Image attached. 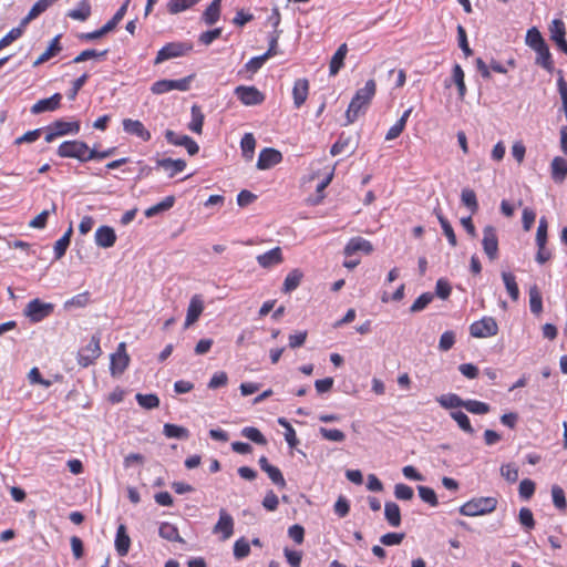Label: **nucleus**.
I'll use <instances>...</instances> for the list:
<instances>
[{
  "label": "nucleus",
  "instance_id": "58836bf2",
  "mask_svg": "<svg viewBox=\"0 0 567 567\" xmlns=\"http://www.w3.org/2000/svg\"><path fill=\"white\" fill-rule=\"evenodd\" d=\"M190 112H192V121L188 124V128L194 133L200 134L203 131L205 116H204L200 107L196 104H194L192 106Z\"/></svg>",
  "mask_w": 567,
  "mask_h": 567
},
{
  "label": "nucleus",
  "instance_id": "bb28decb",
  "mask_svg": "<svg viewBox=\"0 0 567 567\" xmlns=\"http://www.w3.org/2000/svg\"><path fill=\"white\" fill-rule=\"evenodd\" d=\"M384 517L390 526L399 527L401 525V511L396 503L386 502L384 504Z\"/></svg>",
  "mask_w": 567,
  "mask_h": 567
},
{
  "label": "nucleus",
  "instance_id": "f8f14e48",
  "mask_svg": "<svg viewBox=\"0 0 567 567\" xmlns=\"http://www.w3.org/2000/svg\"><path fill=\"white\" fill-rule=\"evenodd\" d=\"M219 518L213 528L214 534H221V540H226L234 534V519L225 508L219 509Z\"/></svg>",
  "mask_w": 567,
  "mask_h": 567
},
{
  "label": "nucleus",
  "instance_id": "f257e3e1",
  "mask_svg": "<svg viewBox=\"0 0 567 567\" xmlns=\"http://www.w3.org/2000/svg\"><path fill=\"white\" fill-rule=\"evenodd\" d=\"M375 91L374 80H368L364 86L355 92L346 112V125L352 124L361 113H365Z\"/></svg>",
  "mask_w": 567,
  "mask_h": 567
},
{
  "label": "nucleus",
  "instance_id": "37998d69",
  "mask_svg": "<svg viewBox=\"0 0 567 567\" xmlns=\"http://www.w3.org/2000/svg\"><path fill=\"white\" fill-rule=\"evenodd\" d=\"M450 416L457 423L460 429L467 434H473L474 429L470 422L468 416L462 411H452Z\"/></svg>",
  "mask_w": 567,
  "mask_h": 567
},
{
  "label": "nucleus",
  "instance_id": "bf43d9fd",
  "mask_svg": "<svg viewBox=\"0 0 567 567\" xmlns=\"http://www.w3.org/2000/svg\"><path fill=\"white\" fill-rule=\"evenodd\" d=\"M250 554V545L244 538H239L234 544V556L236 559H243Z\"/></svg>",
  "mask_w": 567,
  "mask_h": 567
},
{
  "label": "nucleus",
  "instance_id": "e2e57ef3",
  "mask_svg": "<svg viewBox=\"0 0 567 567\" xmlns=\"http://www.w3.org/2000/svg\"><path fill=\"white\" fill-rule=\"evenodd\" d=\"M265 473H267L268 477L271 480V482L275 485H277L280 488H285L286 487V480H285L281 471L278 467H276L274 465L268 466L266 468Z\"/></svg>",
  "mask_w": 567,
  "mask_h": 567
},
{
  "label": "nucleus",
  "instance_id": "39448f33",
  "mask_svg": "<svg viewBox=\"0 0 567 567\" xmlns=\"http://www.w3.org/2000/svg\"><path fill=\"white\" fill-rule=\"evenodd\" d=\"M193 50L190 42H169L158 50L154 64L158 65L166 60L179 58Z\"/></svg>",
  "mask_w": 567,
  "mask_h": 567
},
{
  "label": "nucleus",
  "instance_id": "a19ab883",
  "mask_svg": "<svg viewBox=\"0 0 567 567\" xmlns=\"http://www.w3.org/2000/svg\"><path fill=\"white\" fill-rule=\"evenodd\" d=\"M461 202L471 210L472 214H475L478 210V202L473 189L463 188L461 193Z\"/></svg>",
  "mask_w": 567,
  "mask_h": 567
},
{
  "label": "nucleus",
  "instance_id": "423d86ee",
  "mask_svg": "<svg viewBox=\"0 0 567 567\" xmlns=\"http://www.w3.org/2000/svg\"><path fill=\"white\" fill-rule=\"evenodd\" d=\"M101 336L95 333L92 336L90 342L78 352V363L86 368L94 363V361L101 355L102 350L100 347Z\"/></svg>",
  "mask_w": 567,
  "mask_h": 567
},
{
  "label": "nucleus",
  "instance_id": "338daca9",
  "mask_svg": "<svg viewBox=\"0 0 567 567\" xmlns=\"http://www.w3.org/2000/svg\"><path fill=\"white\" fill-rule=\"evenodd\" d=\"M451 292H452V287H451L450 282L444 278H440L435 285V296L445 300L450 297Z\"/></svg>",
  "mask_w": 567,
  "mask_h": 567
},
{
  "label": "nucleus",
  "instance_id": "680f3d73",
  "mask_svg": "<svg viewBox=\"0 0 567 567\" xmlns=\"http://www.w3.org/2000/svg\"><path fill=\"white\" fill-rule=\"evenodd\" d=\"M351 142V136L341 133L338 141L331 146L330 154L337 156L344 152Z\"/></svg>",
  "mask_w": 567,
  "mask_h": 567
},
{
  "label": "nucleus",
  "instance_id": "1a4fd4ad",
  "mask_svg": "<svg viewBox=\"0 0 567 567\" xmlns=\"http://www.w3.org/2000/svg\"><path fill=\"white\" fill-rule=\"evenodd\" d=\"M482 245L489 260L493 261L498 257V238L494 226L487 225L484 227Z\"/></svg>",
  "mask_w": 567,
  "mask_h": 567
},
{
  "label": "nucleus",
  "instance_id": "cd10ccee",
  "mask_svg": "<svg viewBox=\"0 0 567 567\" xmlns=\"http://www.w3.org/2000/svg\"><path fill=\"white\" fill-rule=\"evenodd\" d=\"M163 434L167 439H176V440H188L190 436L188 429L177 425V424H172V423L164 424Z\"/></svg>",
  "mask_w": 567,
  "mask_h": 567
},
{
  "label": "nucleus",
  "instance_id": "c9c22d12",
  "mask_svg": "<svg viewBox=\"0 0 567 567\" xmlns=\"http://www.w3.org/2000/svg\"><path fill=\"white\" fill-rule=\"evenodd\" d=\"M302 277L303 275L299 269L291 270L285 278L282 291L288 293L297 289L301 282Z\"/></svg>",
  "mask_w": 567,
  "mask_h": 567
},
{
  "label": "nucleus",
  "instance_id": "69168bd1",
  "mask_svg": "<svg viewBox=\"0 0 567 567\" xmlns=\"http://www.w3.org/2000/svg\"><path fill=\"white\" fill-rule=\"evenodd\" d=\"M394 496L400 501H410L414 496L412 487L403 483H399L394 486Z\"/></svg>",
  "mask_w": 567,
  "mask_h": 567
},
{
  "label": "nucleus",
  "instance_id": "72a5a7b5",
  "mask_svg": "<svg viewBox=\"0 0 567 567\" xmlns=\"http://www.w3.org/2000/svg\"><path fill=\"white\" fill-rule=\"evenodd\" d=\"M72 233H73V229H72V226H70L68 228V230L64 233V235L55 241L54 258L56 260L61 259L65 255V252L70 246V243H71Z\"/></svg>",
  "mask_w": 567,
  "mask_h": 567
},
{
  "label": "nucleus",
  "instance_id": "4d7b16f0",
  "mask_svg": "<svg viewBox=\"0 0 567 567\" xmlns=\"http://www.w3.org/2000/svg\"><path fill=\"white\" fill-rule=\"evenodd\" d=\"M107 50L96 51L94 49H87L82 51L79 55L73 59V63H81L93 58L105 59Z\"/></svg>",
  "mask_w": 567,
  "mask_h": 567
},
{
  "label": "nucleus",
  "instance_id": "3c124183",
  "mask_svg": "<svg viewBox=\"0 0 567 567\" xmlns=\"http://www.w3.org/2000/svg\"><path fill=\"white\" fill-rule=\"evenodd\" d=\"M25 25H22V23L20 22V24L17 27V28H13L11 29L1 40H0V50H2L3 48L8 47L9 44H11L13 41H16L17 39H19L24 30H25Z\"/></svg>",
  "mask_w": 567,
  "mask_h": 567
},
{
  "label": "nucleus",
  "instance_id": "6e6d98bb",
  "mask_svg": "<svg viewBox=\"0 0 567 567\" xmlns=\"http://www.w3.org/2000/svg\"><path fill=\"white\" fill-rule=\"evenodd\" d=\"M56 205L53 203L51 209L41 212L38 216L30 220L29 226L32 228H44L50 213H55Z\"/></svg>",
  "mask_w": 567,
  "mask_h": 567
},
{
  "label": "nucleus",
  "instance_id": "a878e982",
  "mask_svg": "<svg viewBox=\"0 0 567 567\" xmlns=\"http://www.w3.org/2000/svg\"><path fill=\"white\" fill-rule=\"evenodd\" d=\"M51 128L58 134V136H63L66 134H78L80 131L79 122H65L63 120H56L50 124Z\"/></svg>",
  "mask_w": 567,
  "mask_h": 567
},
{
  "label": "nucleus",
  "instance_id": "f704fd0d",
  "mask_svg": "<svg viewBox=\"0 0 567 567\" xmlns=\"http://www.w3.org/2000/svg\"><path fill=\"white\" fill-rule=\"evenodd\" d=\"M464 71L460 64H454L452 70V81L457 87L458 96L461 100L466 95V85L464 81Z\"/></svg>",
  "mask_w": 567,
  "mask_h": 567
},
{
  "label": "nucleus",
  "instance_id": "864d4df0",
  "mask_svg": "<svg viewBox=\"0 0 567 567\" xmlns=\"http://www.w3.org/2000/svg\"><path fill=\"white\" fill-rule=\"evenodd\" d=\"M417 492L419 496L423 502L427 503L433 507L439 505L437 496L433 488L420 485L417 486Z\"/></svg>",
  "mask_w": 567,
  "mask_h": 567
},
{
  "label": "nucleus",
  "instance_id": "5fc2aeb1",
  "mask_svg": "<svg viewBox=\"0 0 567 567\" xmlns=\"http://www.w3.org/2000/svg\"><path fill=\"white\" fill-rule=\"evenodd\" d=\"M551 497H553V503L557 509H559V511L566 509L567 502H566V497H565V492L560 486L554 485L551 487Z\"/></svg>",
  "mask_w": 567,
  "mask_h": 567
},
{
  "label": "nucleus",
  "instance_id": "e433bc0d",
  "mask_svg": "<svg viewBox=\"0 0 567 567\" xmlns=\"http://www.w3.org/2000/svg\"><path fill=\"white\" fill-rule=\"evenodd\" d=\"M534 51L537 53L536 64H539L547 71H551L553 70V60H551V54L549 52L548 45L545 43V44L540 45L539 48H536Z\"/></svg>",
  "mask_w": 567,
  "mask_h": 567
},
{
  "label": "nucleus",
  "instance_id": "4be33fe9",
  "mask_svg": "<svg viewBox=\"0 0 567 567\" xmlns=\"http://www.w3.org/2000/svg\"><path fill=\"white\" fill-rule=\"evenodd\" d=\"M550 174L555 183H563L567 176V161L560 156L554 157L550 163Z\"/></svg>",
  "mask_w": 567,
  "mask_h": 567
},
{
  "label": "nucleus",
  "instance_id": "dca6fc26",
  "mask_svg": "<svg viewBox=\"0 0 567 567\" xmlns=\"http://www.w3.org/2000/svg\"><path fill=\"white\" fill-rule=\"evenodd\" d=\"M94 240L96 246L100 248H111L116 241L115 230L111 226H100L95 230Z\"/></svg>",
  "mask_w": 567,
  "mask_h": 567
},
{
  "label": "nucleus",
  "instance_id": "412c9836",
  "mask_svg": "<svg viewBox=\"0 0 567 567\" xmlns=\"http://www.w3.org/2000/svg\"><path fill=\"white\" fill-rule=\"evenodd\" d=\"M309 93V82L307 79H298L292 87L293 105L299 109L307 100Z\"/></svg>",
  "mask_w": 567,
  "mask_h": 567
},
{
  "label": "nucleus",
  "instance_id": "79ce46f5",
  "mask_svg": "<svg viewBox=\"0 0 567 567\" xmlns=\"http://www.w3.org/2000/svg\"><path fill=\"white\" fill-rule=\"evenodd\" d=\"M240 147L243 156L246 159H251L254 156L255 147H256V140L251 133H246L241 141H240Z\"/></svg>",
  "mask_w": 567,
  "mask_h": 567
},
{
  "label": "nucleus",
  "instance_id": "20e7f679",
  "mask_svg": "<svg viewBox=\"0 0 567 567\" xmlns=\"http://www.w3.org/2000/svg\"><path fill=\"white\" fill-rule=\"evenodd\" d=\"M90 147L85 142L73 140L60 144L58 155L60 157L76 158L80 162H87Z\"/></svg>",
  "mask_w": 567,
  "mask_h": 567
},
{
  "label": "nucleus",
  "instance_id": "c756f323",
  "mask_svg": "<svg viewBox=\"0 0 567 567\" xmlns=\"http://www.w3.org/2000/svg\"><path fill=\"white\" fill-rule=\"evenodd\" d=\"M59 39L60 35H56L52 39L47 50L33 62V66H38L49 61L52 56L56 55L62 50Z\"/></svg>",
  "mask_w": 567,
  "mask_h": 567
},
{
  "label": "nucleus",
  "instance_id": "f3484780",
  "mask_svg": "<svg viewBox=\"0 0 567 567\" xmlns=\"http://www.w3.org/2000/svg\"><path fill=\"white\" fill-rule=\"evenodd\" d=\"M123 131L130 135H135L140 137L144 142H148L151 140L150 131L144 126V124L138 120L124 118L123 122Z\"/></svg>",
  "mask_w": 567,
  "mask_h": 567
},
{
  "label": "nucleus",
  "instance_id": "6ab92c4d",
  "mask_svg": "<svg viewBox=\"0 0 567 567\" xmlns=\"http://www.w3.org/2000/svg\"><path fill=\"white\" fill-rule=\"evenodd\" d=\"M186 167V162L182 158L173 159L171 157L157 158L156 168H163L167 172L168 177H174L176 174L183 172Z\"/></svg>",
  "mask_w": 567,
  "mask_h": 567
},
{
  "label": "nucleus",
  "instance_id": "393cba45",
  "mask_svg": "<svg viewBox=\"0 0 567 567\" xmlns=\"http://www.w3.org/2000/svg\"><path fill=\"white\" fill-rule=\"evenodd\" d=\"M221 1L223 0H213L203 12L202 19L207 25H214L219 20Z\"/></svg>",
  "mask_w": 567,
  "mask_h": 567
},
{
  "label": "nucleus",
  "instance_id": "ea45409f",
  "mask_svg": "<svg viewBox=\"0 0 567 567\" xmlns=\"http://www.w3.org/2000/svg\"><path fill=\"white\" fill-rule=\"evenodd\" d=\"M199 1L200 0H169L167 3V11L171 14H177L193 8Z\"/></svg>",
  "mask_w": 567,
  "mask_h": 567
},
{
  "label": "nucleus",
  "instance_id": "a18cd8bd",
  "mask_svg": "<svg viewBox=\"0 0 567 567\" xmlns=\"http://www.w3.org/2000/svg\"><path fill=\"white\" fill-rule=\"evenodd\" d=\"M464 409L473 414H486L491 411L489 404L477 400H465Z\"/></svg>",
  "mask_w": 567,
  "mask_h": 567
},
{
  "label": "nucleus",
  "instance_id": "473e14b6",
  "mask_svg": "<svg viewBox=\"0 0 567 567\" xmlns=\"http://www.w3.org/2000/svg\"><path fill=\"white\" fill-rule=\"evenodd\" d=\"M158 534L163 539L168 542L184 543V539L179 535L178 528L171 523H162L158 529Z\"/></svg>",
  "mask_w": 567,
  "mask_h": 567
},
{
  "label": "nucleus",
  "instance_id": "4c0bfd02",
  "mask_svg": "<svg viewBox=\"0 0 567 567\" xmlns=\"http://www.w3.org/2000/svg\"><path fill=\"white\" fill-rule=\"evenodd\" d=\"M502 279L512 300L517 301L519 298V289L515 276L512 272L503 271Z\"/></svg>",
  "mask_w": 567,
  "mask_h": 567
},
{
  "label": "nucleus",
  "instance_id": "49530a36",
  "mask_svg": "<svg viewBox=\"0 0 567 567\" xmlns=\"http://www.w3.org/2000/svg\"><path fill=\"white\" fill-rule=\"evenodd\" d=\"M529 307L534 315H539L543 310V299L537 286L529 288Z\"/></svg>",
  "mask_w": 567,
  "mask_h": 567
},
{
  "label": "nucleus",
  "instance_id": "aec40b11",
  "mask_svg": "<svg viewBox=\"0 0 567 567\" xmlns=\"http://www.w3.org/2000/svg\"><path fill=\"white\" fill-rule=\"evenodd\" d=\"M204 310V302L199 295H195L192 297L190 302L187 308V315L185 320V328H188L193 323H195L199 316Z\"/></svg>",
  "mask_w": 567,
  "mask_h": 567
},
{
  "label": "nucleus",
  "instance_id": "13d9d810",
  "mask_svg": "<svg viewBox=\"0 0 567 567\" xmlns=\"http://www.w3.org/2000/svg\"><path fill=\"white\" fill-rule=\"evenodd\" d=\"M319 433L327 441L343 442L346 440V434L338 429L320 427Z\"/></svg>",
  "mask_w": 567,
  "mask_h": 567
},
{
  "label": "nucleus",
  "instance_id": "a211bd4d",
  "mask_svg": "<svg viewBox=\"0 0 567 567\" xmlns=\"http://www.w3.org/2000/svg\"><path fill=\"white\" fill-rule=\"evenodd\" d=\"M260 267L269 269L274 266L280 265L284 261L282 251L280 247H275L265 254L256 257Z\"/></svg>",
  "mask_w": 567,
  "mask_h": 567
},
{
  "label": "nucleus",
  "instance_id": "052dcab7",
  "mask_svg": "<svg viewBox=\"0 0 567 567\" xmlns=\"http://www.w3.org/2000/svg\"><path fill=\"white\" fill-rule=\"evenodd\" d=\"M526 43L528 47H530L533 50H535L536 48H539L540 45L545 44L546 42L543 39L540 32L536 28H532L527 31Z\"/></svg>",
  "mask_w": 567,
  "mask_h": 567
},
{
  "label": "nucleus",
  "instance_id": "9b49d317",
  "mask_svg": "<svg viewBox=\"0 0 567 567\" xmlns=\"http://www.w3.org/2000/svg\"><path fill=\"white\" fill-rule=\"evenodd\" d=\"M130 357L126 353V344L121 342L114 353L111 354L110 371L113 377L121 375L128 367Z\"/></svg>",
  "mask_w": 567,
  "mask_h": 567
},
{
  "label": "nucleus",
  "instance_id": "b1692460",
  "mask_svg": "<svg viewBox=\"0 0 567 567\" xmlns=\"http://www.w3.org/2000/svg\"><path fill=\"white\" fill-rule=\"evenodd\" d=\"M131 546V538L126 533V527L120 525L115 536V548L120 556H126Z\"/></svg>",
  "mask_w": 567,
  "mask_h": 567
},
{
  "label": "nucleus",
  "instance_id": "774afa93",
  "mask_svg": "<svg viewBox=\"0 0 567 567\" xmlns=\"http://www.w3.org/2000/svg\"><path fill=\"white\" fill-rule=\"evenodd\" d=\"M535 488V483L529 478H525L519 483V496L524 499H529L534 495Z\"/></svg>",
  "mask_w": 567,
  "mask_h": 567
},
{
  "label": "nucleus",
  "instance_id": "2f4dec72",
  "mask_svg": "<svg viewBox=\"0 0 567 567\" xmlns=\"http://www.w3.org/2000/svg\"><path fill=\"white\" fill-rule=\"evenodd\" d=\"M436 401L444 409L464 408L465 402V400L455 393L442 394L436 398Z\"/></svg>",
  "mask_w": 567,
  "mask_h": 567
},
{
  "label": "nucleus",
  "instance_id": "8fccbe9b",
  "mask_svg": "<svg viewBox=\"0 0 567 567\" xmlns=\"http://www.w3.org/2000/svg\"><path fill=\"white\" fill-rule=\"evenodd\" d=\"M241 435L258 445L267 444V439L257 427L246 426L241 430Z\"/></svg>",
  "mask_w": 567,
  "mask_h": 567
},
{
  "label": "nucleus",
  "instance_id": "2eb2a0df",
  "mask_svg": "<svg viewBox=\"0 0 567 567\" xmlns=\"http://www.w3.org/2000/svg\"><path fill=\"white\" fill-rule=\"evenodd\" d=\"M359 251L370 255L373 251V246L369 240L362 237H353L348 241L343 249L346 257H351Z\"/></svg>",
  "mask_w": 567,
  "mask_h": 567
},
{
  "label": "nucleus",
  "instance_id": "5701e85b",
  "mask_svg": "<svg viewBox=\"0 0 567 567\" xmlns=\"http://www.w3.org/2000/svg\"><path fill=\"white\" fill-rule=\"evenodd\" d=\"M347 53H348V47L346 43H342L337 49V51L334 52V54L332 55V58L330 60L329 74L331 76H334L339 73V71L341 70V68L344 64V59L347 56Z\"/></svg>",
  "mask_w": 567,
  "mask_h": 567
},
{
  "label": "nucleus",
  "instance_id": "0eeeda50",
  "mask_svg": "<svg viewBox=\"0 0 567 567\" xmlns=\"http://www.w3.org/2000/svg\"><path fill=\"white\" fill-rule=\"evenodd\" d=\"M54 310V305L33 299L25 306L23 313L32 322H40L49 317Z\"/></svg>",
  "mask_w": 567,
  "mask_h": 567
},
{
  "label": "nucleus",
  "instance_id": "0e129e2a",
  "mask_svg": "<svg viewBox=\"0 0 567 567\" xmlns=\"http://www.w3.org/2000/svg\"><path fill=\"white\" fill-rule=\"evenodd\" d=\"M549 32H550V39L555 42L556 40H559L565 37V23L559 20L555 19L551 21V24L549 25Z\"/></svg>",
  "mask_w": 567,
  "mask_h": 567
},
{
  "label": "nucleus",
  "instance_id": "6e6552de",
  "mask_svg": "<svg viewBox=\"0 0 567 567\" xmlns=\"http://www.w3.org/2000/svg\"><path fill=\"white\" fill-rule=\"evenodd\" d=\"M498 324L493 317H483L470 326V334L474 338H489L496 336Z\"/></svg>",
  "mask_w": 567,
  "mask_h": 567
},
{
  "label": "nucleus",
  "instance_id": "de8ad7c7",
  "mask_svg": "<svg viewBox=\"0 0 567 567\" xmlns=\"http://www.w3.org/2000/svg\"><path fill=\"white\" fill-rule=\"evenodd\" d=\"M130 1L131 0H125L124 3L118 8V10L112 17V19L109 20L103 25L106 29L107 32L113 31L116 28V25L123 20L124 16L126 14Z\"/></svg>",
  "mask_w": 567,
  "mask_h": 567
},
{
  "label": "nucleus",
  "instance_id": "f03ea898",
  "mask_svg": "<svg viewBox=\"0 0 567 567\" xmlns=\"http://www.w3.org/2000/svg\"><path fill=\"white\" fill-rule=\"evenodd\" d=\"M497 499L495 497L472 498L460 507V513L464 516H478L492 513L496 509Z\"/></svg>",
  "mask_w": 567,
  "mask_h": 567
},
{
  "label": "nucleus",
  "instance_id": "c85d7f7f",
  "mask_svg": "<svg viewBox=\"0 0 567 567\" xmlns=\"http://www.w3.org/2000/svg\"><path fill=\"white\" fill-rule=\"evenodd\" d=\"M175 197L173 195L166 196L162 202L148 207L144 214L147 218H152L158 214H162L171 209L175 204Z\"/></svg>",
  "mask_w": 567,
  "mask_h": 567
},
{
  "label": "nucleus",
  "instance_id": "4468645a",
  "mask_svg": "<svg viewBox=\"0 0 567 567\" xmlns=\"http://www.w3.org/2000/svg\"><path fill=\"white\" fill-rule=\"evenodd\" d=\"M62 95L60 93H54L52 96L48 99L39 100L34 103L30 112L34 115L44 113V112H53L58 110L61 105Z\"/></svg>",
  "mask_w": 567,
  "mask_h": 567
},
{
  "label": "nucleus",
  "instance_id": "ddd939ff",
  "mask_svg": "<svg viewBox=\"0 0 567 567\" xmlns=\"http://www.w3.org/2000/svg\"><path fill=\"white\" fill-rule=\"evenodd\" d=\"M282 161V154L272 147L261 150L257 161V168L265 171L274 167Z\"/></svg>",
  "mask_w": 567,
  "mask_h": 567
},
{
  "label": "nucleus",
  "instance_id": "7ed1b4c3",
  "mask_svg": "<svg viewBox=\"0 0 567 567\" xmlns=\"http://www.w3.org/2000/svg\"><path fill=\"white\" fill-rule=\"evenodd\" d=\"M195 74H190L178 80H158L152 84L151 92L157 95L168 93L173 90L186 92L190 89V83L193 82Z\"/></svg>",
  "mask_w": 567,
  "mask_h": 567
},
{
  "label": "nucleus",
  "instance_id": "7c9ffc66",
  "mask_svg": "<svg viewBox=\"0 0 567 567\" xmlns=\"http://www.w3.org/2000/svg\"><path fill=\"white\" fill-rule=\"evenodd\" d=\"M91 16V4L89 0H81L76 8L68 12V17L78 20L85 21Z\"/></svg>",
  "mask_w": 567,
  "mask_h": 567
},
{
  "label": "nucleus",
  "instance_id": "c03bdc74",
  "mask_svg": "<svg viewBox=\"0 0 567 567\" xmlns=\"http://www.w3.org/2000/svg\"><path fill=\"white\" fill-rule=\"evenodd\" d=\"M135 399L140 406L152 410L159 406V399L156 394L150 393V394H142L137 393L135 395Z\"/></svg>",
  "mask_w": 567,
  "mask_h": 567
},
{
  "label": "nucleus",
  "instance_id": "09e8293b",
  "mask_svg": "<svg viewBox=\"0 0 567 567\" xmlns=\"http://www.w3.org/2000/svg\"><path fill=\"white\" fill-rule=\"evenodd\" d=\"M436 216L442 227L443 234L446 236L450 245L455 247L457 245V239L452 225L441 213H436Z\"/></svg>",
  "mask_w": 567,
  "mask_h": 567
},
{
  "label": "nucleus",
  "instance_id": "9d476101",
  "mask_svg": "<svg viewBox=\"0 0 567 567\" xmlns=\"http://www.w3.org/2000/svg\"><path fill=\"white\" fill-rule=\"evenodd\" d=\"M235 95L248 106L259 105L265 101V95L256 86L239 85L235 89Z\"/></svg>",
  "mask_w": 567,
  "mask_h": 567
},
{
  "label": "nucleus",
  "instance_id": "603ef678",
  "mask_svg": "<svg viewBox=\"0 0 567 567\" xmlns=\"http://www.w3.org/2000/svg\"><path fill=\"white\" fill-rule=\"evenodd\" d=\"M434 299V293L432 292H424L420 297L416 298V300L412 303L410 307V311L412 313L420 312L424 310Z\"/></svg>",
  "mask_w": 567,
  "mask_h": 567
}]
</instances>
